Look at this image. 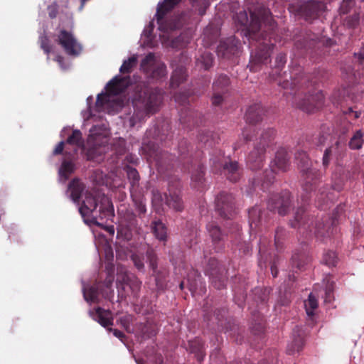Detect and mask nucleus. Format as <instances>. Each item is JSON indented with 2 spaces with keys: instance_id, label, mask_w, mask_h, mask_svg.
I'll return each mask as SVG.
<instances>
[{
  "instance_id": "1",
  "label": "nucleus",
  "mask_w": 364,
  "mask_h": 364,
  "mask_svg": "<svg viewBox=\"0 0 364 364\" xmlns=\"http://www.w3.org/2000/svg\"><path fill=\"white\" fill-rule=\"evenodd\" d=\"M297 166L300 170L302 179L301 196L302 204L295 213L294 218L290 221L293 228H297L300 232H314L318 238L329 237L333 235L335 220L326 217L314 223L313 216L306 213L304 205L309 203L311 194L316 192L321 182V173L319 170L311 167V161L305 151L298 150L295 154Z\"/></svg>"
},
{
  "instance_id": "2",
  "label": "nucleus",
  "mask_w": 364,
  "mask_h": 364,
  "mask_svg": "<svg viewBox=\"0 0 364 364\" xmlns=\"http://www.w3.org/2000/svg\"><path fill=\"white\" fill-rule=\"evenodd\" d=\"M250 23L245 31L255 50L251 55V63L255 65L269 62L270 54L274 48L276 22L273 20L268 8L259 6L250 10Z\"/></svg>"
},
{
  "instance_id": "3",
  "label": "nucleus",
  "mask_w": 364,
  "mask_h": 364,
  "mask_svg": "<svg viewBox=\"0 0 364 364\" xmlns=\"http://www.w3.org/2000/svg\"><path fill=\"white\" fill-rule=\"evenodd\" d=\"M163 100V91L159 87H146L140 90L134 99V112L130 119L132 126L144 121L150 114L156 113Z\"/></svg>"
},
{
  "instance_id": "4",
  "label": "nucleus",
  "mask_w": 364,
  "mask_h": 364,
  "mask_svg": "<svg viewBox=\"0 0 364 364\" xmlns=\"http://www.w3.org/2000/svg\"><path fill=\"white\" fill-rule=\"evenodd\" d=\"M79 213L84 218L92 216L95 220H103L114 216V208L111 200L104 193L87 191ZM95 223L99 225L97 221Z\"/></svg>"
},
{
  "instance_id": "5",
  "label": "nucleus",
  "mask_w": 364,
  "mask_h": 364,
  "mask_svg": "<svg viewBox=\"0 0 364 364\" xmlns=\"http://www.w3.org/2000/svg\"><path fill=\"white\" fill-rule=\"evenodd\" d=\"M289 155L284 148H280L277 150L274 159L271 162L269 170H266L264 173V178L260 181L254 178L252 186L256 188L260 186V188L265 191L274 183L275 173L277 171H287L289 167Z\"/></svg>"
},
{
  "instance_id": "6",
  "label": "nucleus",
  "mask_w": 364,
  "mask_h": 364,
  "mask_svg": "<svg viewBox=\"0 0 364 364\" xmlns=\"http://www.w3.org/2000/svg\"><path fill=\"white\" fill-rule=\"evenodd\" d=\"M145 258L149 268L152 271V276L155 277L156 285L159 286L164 277L161 272L158 269L159 258L155 250L153 247L148 246L144 252L139 250L133 252L130 256V259L134 267L138 269V271L141 272H144L145 271Z\"/></svg>"
},
{
  "instance_id": "7",
  "label": "nucleus",
  "mask_w": 364,
  "mask_h": 364,
  "mask_svg": "<svg viewBox=\"0 0 364 364\" xmlns=\"http://www.w3.org/2000/svg\"><path fill=\"white\" fill-rule=\"evenodd\" d=\"M141 70L151 82H159L166 77V65L157 60L154 53H149L141 61Z\"/></svg>"
},
{
  "instance_id": "8",
  "label": "nucleus",
  "mask_w": 364,
  "mask_h": 364,
  "mask_svg": "<svg viewBox=\"0 0 364 364\" xmlns=\"http://www.w3.org/2000/svg\"><path fill=\"white\" fill-rule=\"evenodd\" d=\"M324 71L323 70H318L316 75H315L313 77H310V76L299 75L297 76V73L294 74V77L291 76V81L288 80H284L281 81L280 80L278 82L279 86L283 87L284 89H290V90H296L294 95L296 101L297 100V97L299 96L300 92L304 86L307 87L311 86H314L319 81H321L324 78Z\"/></svg>"
},
{
  "instance_id": "9",
  "label": "nucleus",
  "mask_w": 364,
  "mask_h": 364,
  "mask_svg": "<svg viewBox=\"0 0 364 364\" xmlns=\"http://www.w3.org/2000/svg\"><path fill=\"white\" fill-rule=\"evenodd\" d=\"M233 230L229 233L224 232L215 222H210L206 225V230L211 238L215 252H220L225 248V242L228 238L237 239L240 235V228L237 224H232Z\"/></svg>"
},
{
  "instance_id": "10",
  "label": "nucleus",
  "mask_w": 364,
  "mask_h": 364,
  "mask_svg": "<svg viewBox=\"0 0 364 364\" xmlns=\"http://www.w3.org/2000/svg\"><path fill=\"white\" fill-rule=\"evenodd\" d=\"M291 196L289 191H283L280 193L272 195L267 202L269 211L284 216L289 213L292 208Z\"/></svg>"
},
{
  "instance_id": "11",
  "label": "nucleus",
  "mask_w": 364,
  "mask_h": 364,
  "mask_svg": "<svg viewBox=\"0 0 364 364\" xmlns=\"http://www.w3.org/2000/svg\"><path fill=\"white\" fill-rule=\"evenodd\" d=\"M264 109L261 104L255 103L250 105L245 114L246 122L249 124H255L260 122L264 115ZM255 127L249 125L242 131V136L246 142L252 140L255 134Z\"/></svg>"
},
{
  "instance_id": "12",
  "label": "nucleus",
  "mask_w": 364,
  "mask_h": 364,
  "mask_svg": "<svg viewBox=\"0 0 364 364\" xmlns=\"http://www.w3.org/2000/svg\"><path fill=\"white\" fill-rule=\"evenodd\" d=\"M107 143V133L99 132L97 126L92 127L87 138V144L89 146L87 151V159H93L95 156L102 154L103 152L102 148L105 146Z\"/></svg>"
},
{
  "instance_id": "13",
  "label": "nucleus",
  "mask_w": 364,
  "mask_h": 364,
  "mask_svg": "<svg viewBox=\"0 0 364 364\" xmlns=\"http://www.w3.org/2000/svg\"><path fill=\"white\" fill-rule=\"evenodd\" d=\"M212 166L215 171H221L231 182L238 181L242 176V168L235 161L224 159H211Z\"/></svg>"
},
{
  "instance_id": "14",
  "label": "nucleus",
  "mask_w": 364,
  "mask_h": 364,
  "mask_svg": "<svg viewBox=\"0 0 364 364\" xmlns=\"http://www.w3.org/2000/svg\"><path fill=\"white\" fill-rule=\"evenodd\" d=\"M205 273L209 276L212 285L217 289L225 287L227 271L225 267L219 265L215 258H210L208 260Z\"/></svg>"
},
{
  "instance_id": "15",
  "label": "nucleus",
  "mask_w": 364,
  "mask_h": 364,
  "mask_svg": "<svg viewBox=\"0 0 364 364\" xmlns=\"http://www.w3.org/2000/svg\"><path fill=\"white\" fill-rule=\"evenodd\" d=\"M215 209L224 219H232L236 214L235 198L230 193L221 192L215 199Z\"/></svg>"
},
{
  "instance_id": "16",
  "label": "nucleus",
  "mask_w": 364,
  "mask_h": 364,
  "mask_svg": "<svg viewBox=\"0 0 364 364\" xmlns=\"http://www.w3.org/2000/svg\"><path fill=\"white\" fill-rule=\"evenodd\" d=\"M57 42L69 55H78L82 50L81 44L77 41L73 33L65 29L60 30Z\"/></svg>"
},
{
  "instance_id": "17",
  "label": "nucleus",
  "mask_w": 364,
  "mask_h": 364,
  "mask_svg": "<svg viewBox=\"0 0 364 364\" xmlns=\"http://www.w3.org/2000/svg\"><path fill=\"white\" fill-rule=\"evenodd\" d=\"M323 102L324 95L321 91H317L315 93H311V91H309V95H305L302 99L296 102L299 109L308 113L314 112L320 109Z\"/></svg>"
},
{
  "instance_id": "18",
  "label": "nucleus",
  "mask_w": 364,
  "mask_h": 364,
  "mask_svg": "<svg viewBox=\"0 0 364 364\" xmlns=\"http://www.w3.org/2000/svg\"><path fill=\"white\" fill-rule=\"evenodd\" d=\"M117 283L119 291H124V295L128 294V293L126 292V288L129 287L133 296H138L141 289V282L134 274L126 272L118 276Z\"/></svg>"
},
{
  "instance_id": "19",
  "label": "nucleus",
  "mask_w": 364,
  "mask_h": 364,
  "mask_svg": "<svg viewBox=\"0 0 364 364\" xmlns=\"http://www.w3.org/2000/svg\"><path fill=\"white\" fill-rule=\"evenodd\" d=\"M241 43L239 39L235 36H230L220 41L218 48L217 54L219 58L230 59L236 55L240 49Z\"/></svg>"
},
{
  "instance_id": "20",
  "label": "nucleus",
  "mask_w": 364,
  "mask_h": 364,
  "mask_svg": "<svg viewBox=\"0 0 364 364\" xmlns=\"http://www.w3.org/2000/svg\"><path fill=\"white\" fill-rule=\"evenodd\" d=\"M326 9V6L323 1H309L299 6L298 14L305 20L309 21L318 18Z\"/></svg>"
},
{
  "instance_id": "21",
  "label": "nucleus",
  "mask_w": 364,
  "mask_h": 364,
  "mask_svg": "<svg viewBox=\"0 0 364 364\" xmlns=\"http://www.w3.org/2000/svg\"><path fill=\"white\" fill-rule=\"evenodd\" d=\"M230 79L226 75H220L213 83V97L211 99L213 106H220L223 102V95L228 90Z\"/></svg>"
},
{
  "instance_id": "22",
  "label": "nucleus",
  "mask_w": 364,
  "mask_h": 364,
  "mask_svg": "<svg viewBox=\"0 0 364 364\" xmlns=\"http://www.w3.org/2000/svg\"><path fill=\"white\" fill-rule=\"evenodd\" d=\"M179 183H177L176 186L169 183L168 185V195L165 194L166 205L170 208H172L176 212H181L184 209L183 201L179 194Z\"/></svg>"
},
{
  "instance_id": "23",
  "label": "nucleus",
  "mask_w": 364,
  "mask_h": 364,
  "mask_svg": "<svg viewBox=\"0 0 364 364\" xmlns=\"http://www.w3.org/2000/svg\"><path fill=\"white\" fill-rule=\"evenodd\" d=\"M248 214L250 226L252 230H256L267 223L268 213L265 210H262L259 205L252 207L249 210Z\"/></svg>"
},
{
  "instance_id": "24",
  "label": "nucleus",
  "mask_w": 364,
  "mask_h": 364,
  "mask_svg": "<svg viewBox=\"0 0 364 364\" xmlns=\"http://www.w3.org/2000/svg\"><path fill=\"white\" fill-rule=\"evenodd\" d=\"M265 153L266 149L264 148H261L259 145H255L247 158L248 167L253 171L260 169L264 165Z\"/></svg>"
},
{
  "instance_id": "25",
  "label": "nucleus",
  "mask_w": 364,
  "mask_h": 364,
  "mask_svg": "<svg viewBox=\"0 0 364 364\" xmlns=\"http://www.w3.org/2000/svg\"><path fill=\"white\" fill-rule=\"evenodd\" d=\"M130 84L129 76H115L107 84L106 89L109 95H117L125 91Z\"/></svg>"
},
{
  "instance_id": "26",
  "label": "nucleus",
  "mask_w": 364,
  "mask_h": 364,
  "mask_svg": "<svg viewBox=\"0 0 364 364\" xmlns=\"http://www.w3.org/2000/svg\"><path fill=\"white\" fill-rule=\"evenodd\" d=\"M181 0H164L162 3L159 4L156 11V20L159 28L161 31H167L168 28L163 25L164 16L171 11Z\"/></svg>"
},
{
  "instance_id": "27",
  "label": "nucleus",
  "mask_w": 364,
  "mask_h": 364,
  "mask_svg": "<svg viewBox=\"0 0 364 364\" xmlns=\"http://www.w3.org/2000/svg\"><path fill=\"white\" fill-rule=\"evenodd\" d=\"M305 331L298 326H296L292 332V342L288 345L287 350L289 354L301 350L304 345Z\"/></svg>"
},
{
  "instance_id": "28",
  "label": "nucleus",
  "mask_w": 364,
  "mask_h": 364,
  "mask_svg": "<svg viewBox=\"0 0 364 364\" xmlns=\"http://www.w3.org/2000/svg\"><path fill=\"white\" fill-rule=\"evenodd\" d=\"M90 314L92 318L97 321L103 327L106 328L113 325L112 313L109 310L97 307L93 311H90Z\"/></svg>"
},
{
  "instance_id": "29",
  "label": "nucleus",
  "mask_w": 364,
  "mask_h": 364,
  "mask_svg": "<svg viewBox=\"0 0 364 364\" xmlns=\"http://www.w3.org/2000/svg\"><path fill=\"white\" fill-rule=\"evenodd\" d=\"M134 332L141 340H146L154 337L157 333V329L155 324L146 321L137 323Z\"/></svg>"
},
{
  "instance_id": "30",
  "label": "nucleus",
  "mask_w": 364,
  "mask_h": 364,
  "mask_svg": "<svg viewBox=\"0 0 364 364\" xmlns=\"http://www.w3.org/2000/svg\"><path fill=\"white\" fill-rule=\"evenodd\" d=\"M276 135V131L273 128L263 129L259 134V139L255 145H259L261 148H267L274 144V141Z\"/></svg>"
},
{
  "instance_id": "31",
  "label": "nucleus",
  "mask_w": 364,
  "mask_h": 364,
  "mask_svg": "<svg viewBox=\"0 0 364 364\" xmlns=\"http://www.w3.org/2000/svg\"><path fill=\"white\" fill-rule=\"evenodd\" d=\"M85 189V184L78 178H74L69 183L68 191L70 192V197L73 203L77 205H80V200Z\"/></svg>"
},
{
  "instance_id": "32",
  "label": "nucleus",
  "mask_w": 364,
  "mask_h": 364,
  "mask_svg": "<svg viewBox=\"0 0 364 364\" xmlns=\"http://www.w3.org/2000/svg\"><path fill=\"white\" fill-rule=\"evenodd\" d=\"M205 167L202 164H199L197 168L191 173V186L192 188L201 190L205 186Z\"/></svg>"
},
{
  "instance_id": "33",
  "label": "nucleus",
  "mask_w": 364,
  "mask_h": 364,
  "mask_svg": "<svg viewBox=\"0 0 364 364\" xmlns=\"http://www.w3.org/2000/svg\"><path fill=\"white\" fill-rule=\"evenodd\" d=\"M151 232L160 242L165 243L168 240L167 227L161 220H154L151 224Z\"/></svg>"
},
{
  "instance_id": "34",
  "label": "nucleus",
  "mask_w": 364,
  "mask_h": 364,
  "mask_svg": "<svg viewBox=\"0 0 364 364\" xmlns=\"http://www.w3.org/2000/svg\"><path fill=\"white\" fill-rule=\"evenodd\" d=\"M187 77L186 69L183 65L177 66L172 73L170 87L173 89L178 87Z\"/></svg>"
},
{
  "instance_id": "35",
  "label": "nucleus",
  "mask_w": 364,
  "mask_h": 364,
  "mask_svg": "<svg viewBox=\"0 0 364 364\" xmlns=\"http://www.w3.org/2000/svg\"><path fill=\"white\" fill-rule=\"evenodd\" d=\"M341 142L338 140L333 144L327 147L323 152L322 157V166L324 170L327 169L333 156L338 152Z\"/></svg>"
},
{
  "instance_id": "36",
  "label": "nucleus",
  "mask_w": 364,
  "mask_h": 364,
  "mask_svg": "<svg viewBox=\"0 0 364 364\" xmlns=\"http://www.w3.org/2000/svg\"><path fill=\"white\" fill-rule=\"evenodd\" d=\"M188 346L191 353H194L198 361L201 362L205 355L202 340L196 338L193 341H190Z\"/></svg>"
},
{
  "instance_id": "37",
  "label": "nucleus",
  "mask_w": 364,
  "mask_h": 364,
  "mask_svg": "<svg viewBox=\"0 0 364 364\" xmlns=\"http://www.w3.org/2000/svg\"><path fill=\"white\" fill-rule=\"evenodd\" d=\"M124 170L127 172L128 179L131 184L130 194H132V193H135L136 192V189L138 188L139 185V180H140L139 174L136 168H132V166H130L129 165H126L124 166Z\"/></svg>"
},
{
  "instance_id": "38",
  "label": "nucleus",
  "mask_w": 364,
  "mask_h": 364,
  "mask_svg": "<svg viewBox=\"0 0 364 364\" xmlns=\"http://www.w3.org/2000/svg\"><path fill=\"white\" fill-rule=\"evenodd\" d=\"M213 63V55L209 51L203 52L200 56L196 58V66L200 69L205 70H209Z\"/></svg>"
},
{
  "instance_id": "39",
  "label": "nucleus",
  "mask_w": 364,
  "mask_h": 364,
  "mask_svg": "<svg viewBox=\"0 0 364 364\" xmlns=\"http://www.w3.org/2000/svg\"><path fill=\"white\" fill-rule=\"evenodd\" d=\"M265 328V321L263 316L259 312H254L252 314V321L251 329L254 334L261 335L264 333Z\"/></svg>"
},
{
  "instance_id": "40",
  "label": "nucleus",
  "mask_w": 364,
  "mask_h": 364,
  "mask_svg": "<svg viewBox=\"0 0 364 364\" xmlns=\"http://www.w3.org/2000/svg\"><path fill=\"white\" fill-rule=\"evenodd\" d=\"M131 198L134 204V208L137 212L138 217L140 218H144L147 211L145 200L142 197L138 196L136 193L132 192Z\"/></svg>"
},
{
  "instance_id": "41",
  "label": "nucleus",
  "mask_w": 364,
  "mask_h": 364,
  "mask_svg": "<svg viewBox=\"0 0 364 364\" xmlns=\"http://www.w3.org/2000/svg\"><path fill=\"white\" fill-rule=\"evenodd\" d=\"M310 261L311 259L306 253H295L291 257V265L293 268L301 270Z\"/></svg>"
},
{
  "instance_id": "42",
  "label": "nucleus",
  "mask_w": 364,
  "mask_h": 364,
  "mask_svg": "<svg viewBox=\"0 0 364 364\" xmlns=\"http://www.w3.org/2000/svg\"><path fill=\"white\" fill-rule=\"evenodd\" d=\"M360 13L355 12L353 14L348 15L343 18L342 23L343 26L347 28L350 30H354L357 28L360 25Z\"/></svg>"
},
{
  "instance_id": "43",
  "label": "nucleus",
  "mask_w": 364,
  "mask_h": 364,
  "mask_svg": "<svg viewBox=\"0 0 364 364\" xmlns=\"http://www.w3.org/2000/svg\"><path fill=\"white\" fill-rule=\"evenodd\" d=\"M364 144L363 133L362 130H357L348 142V146L352 150H360Z\"/></svg>"
},
{
  "instance_id": "44",
  "label": "nucleus",
  "mask_w": 364,
  "mask_h": 364,
  "mask_svg": "<svg viewBox=\"0 0 364 364\" xmlns=\"http://www.w3.org/2000/svg\"><path fill=\"white\" fill-rule=\"evenodd\" d=\"M269 291L267 288L255 287L252 290V297L255 301L258 304L265 303L269 297Z\"/></svg>"
},
{
  "instance_id": "45",
  "label": "nucleus",
  "mask_w": 364,
  "mask_h": 364,
  "mask_svg": "<svg viewBox=\"0 0 364 364\" xmlns=\"http://www.w3.org/2000/svg\"><path fill=\"white\" fill-rule=\"evenodd\" d=\"M83 296L86 301L87 302H98V288L96 286H90L87 287H84L82 289Z\"/></svg>"
},
{
  "instance_id": "46",
  "label": "nucleus",
  "mask_w": 364,
  "mask_h": 364,
  "mask_svg": "<svg viewBox=\"0 0 364 364\" xmlns=\"http://www.w3.org/2000/svg\"><path fill=\"white\" fill-rule=\"evenodd\" d=\"M151 203L154 209L156 211H159L161 208H162L163 205L164 203L166 204L165 194L163 195L158 190H153Z\"/></svg>"
},
{
  "instance_id": "47",
  "label": "nucleus",
  "mask_w": 364,
  "mask_h": 364,
  "mask_svg": "<svg viewBox=\"0 0 364 364\" xmlns=\"http://www.w3.org/2000/svg\"><path fill=\"white\" fill-rule=\"evenodd\" d=\"M286 235L287 232L284 228L278 227L276 229L274 235V245L278 252H281L283 249V243Z\"/></svg>"
},
{
  "instance_id": "48",
  "label": "nucleus",
  "mask_w": 364,
  "mask_h": 364,
  "mask_svg": "<svg viewBox=\"0 0 364 364\" xmlns=\"http://www.w3.org/2000/svg\"><path fill=\"white\" fill-rule=\"evenodd\" d=\"M66 144L76 146L77 148L83 146L84 141L82 137V133L80 130L75 129L66 140Z\"/></svg>"
},
{
  "instance_id": "49",
  "label": "nucleus",
  "mask_w": 364,
  "mask_h": 364,
  "mask_svg": "<svg viewBox=\"0 0 364 364\" xmlns=\"http://www.w3.org/2000/svg\"><path fill=\"white\" fill-rule=\"evenodd\" d=\"M193 8L198 12V14L203 16L206 9L210 4V0H191Z\"/></svg>"
},
{
  "instance_id": "50",
  "label": "nucleus",
  "mask_w": 364,
  "mask_h": 364,
  "mask_svg": "<svg viewBox=\"0 0 364 364\" xmlns=\"http://www.w3.org/2000/svg\"><path fill=\"white\" fill-rule=\"evenodd\" d=\"M75 165L71 161L65 160L63 161L59 169L60 176L67 179L68 176L74 171Z\"/></svg>"
},
{
  "instance_id": "51",
  "label": "nucleus",
  "mask_w": 364,
  "mask_h": 364,
  "mask_svg": "<svg viewBox=\"0 0 364 364\" xmlns=\"http://www.w3.org/2000/svg\"><path fill=\"white\" fill-rule=\"evenodd\" d=\"M305 309L309 316L314 315V310L318 307V301L316 297L311 293L309 298L304 302Z\"/></svg>"
},
{
  "instance_id": "52",
  "label": "nucleus",
  "mask_w": 364,
  "mask_h": 364,
  "mask_svg": "<svg viewBox=\"0 0 364 364\" xmlns=\"http://www.w3.org/2000/svg\"><path fill=\"white\" fill-rule=\"evenodd\" d=\"M134 321V316L132 314H126L119 318V323L121 326L125 329L127 333H134L135 328H132V324Z\"/></svg>"
},
{
  "instance_id": "53",
  "label": "nucleus",
  "mask_w": 364,
  "mask_h": 364,
  "mask_svg": "<svg viewBox=\"0 0 364 364\" xmlns=\"http://www.w3.org/2000/svg\"><path fill=\"white\" fill-rule=\"evenodd\" d=\"M137 62V58L136 55H132L128 58V60H124L122 65L120 67L119 71L122 74H129L132 72L133 68L136 65Z\"/></svg>"
},
{
  "instance_id": "54",
  "label": "nucleus",
  "mask_w": 364,
  "mask_h": 364,
  "mask_svg": "<svg viewBox=\"0 0 364 364\" xmlns=\"http://www.w3.org/2000/svg\"><path fill=\"white\" fill-rule=\"evenodd\" d=\"M323 263L328 267H334L338 262V257L333 251H326L323 256Z\"/></svg>"
},
{
  "instance_id": "55",
  "label": "nucleus",
  "mask_w": 364,
  "mask_h": 364,
  "mask_svg": "<svg viewBox=\"0 0 364 364\" xmlns=\"http://www.w3.org/2000/svg\"><path fill=\"white\" fill-rule=\"evenodd\" d=\"M320 45V42L317 41L315 39H311L306 42H305L303 45L302 43L299 41L296 43V46L298 48H304L306 52H309L310 50H313L315 48H318Z\"/></svg>"
},
{
  "instance_id": "56",
  "label": "nucleus",
  "mask_w": 364,
  "mask_h": 364,
  "mask_svg": "<svg viewBox=\"0 0 364 364\" xmlns=\"http://www.w3.org/2000/svg\"><path fill=\"white\" fill-rule=\"evenodd\" d=\"M287 63V55L284 53H279L275 59V68L274 69L276 74H279V72L284 66Z\"/></svg>"
},
{
  "instance_id": "57",
  "label": "nucleus",
  "mask_w": 364,
  "mask_h": 364,
  "mask_svg": "<svg viewBox=\"0 0 364 364\" xmlns=\"http://www.w3.org/2000/svg\"><path fill=\"white\" fill-rule=\"evenodd\" d=\"M355 63L360 65H364V43L361 44V46L358 52L353 54Z\"/></svg>"
},
{
  "instance_id": "58",
  "label": "nucleus",
  "mask_w": 364,
  "mask_h": 364,
  "mask_svg": "<svg viewBox=\"0 0 364 364\" xmlns=\"http://www.w3.org/2000/svg\"><path fill=\"white\" fill-rule=\"evenodd\" d=\"M178 151L180 153V159H186V154L188 152V143L186 141L183 140L178 144Z\"/></svg>"
},
{
  "instance_id": "59",
  "label": "nucleus",
  "mask_w": 364,
  "mask_h": 364,
  "mask_svg": "<svg viewBox=\"0 0 364 364\" xmlns=\"http://www.w3.org/2000/svg\"><path fill=\"white\" fill-rule=\"evenodd\" d=\"M109 101V95L107 94H99L96 100V105L97 107L105 106Z\"/></svg>"
},
{
  "instance_id": "60",
  "label": "nucleus",
  "mask_w": 364,
  "mask_h": 364,
  "mask_svg": "<svg viewBox=\"0 0 364 364\" xmlns=\"http://www.w3.org/2000/svg\"><path fill=\"white\" fill-rule=\"evenodd\" d=\"M48 16L50 18H56L58 13V6L56 3H53L48 6Z\"/></svg>"
},
{
  "instance_id": "61",
  "label": "nucleus",
  "mask_w": 364,
  "mask_h": 364,
  "mask_svg": "<svg viewBox=\"0 0 364 364\" xmlns=\"http://www.w3.org/2000/svg\"><path fill=\"white\" fill-rule=\"evenodd\" d=\"M142 149L151 156L156 151V146L153 142L143 143Z\"/></svg>"
},
{
  "instance_id": "62",
  "label": "nucleus",
  "mask_w": 364,
  "mask_h": 364,
  "mask_svg": "<svg viewBox=\"0 0 364 364\" xmlns=\"http://www.w3.org/2000/svg\"><path fill=\"white\" fill-rule=\"evenodd\" d=\"M41 47L47 55H48L50 52L51 47L49 44L48 39L46 37H43L41 38Z\"/></svg>"
},
{
  "instance_id": "63",
  "label": "nucleus",
  "mask_w": 364,
  "mask_h": 364,
  "mask_svg": "<svg viewBox=\"0 0 364 364\" xmlns=\"http://www.w3.org/2000/svg\"><path fill=\"white\" fill-rule=\"evenodd\" d=\"M353 0H343L342 5L340 8V11L341 14H347L349 11L350 4Z\"/></svg>"
},
{
  "instance_id": "64",
  "label": "nucleus",
  "mask_w": 364,
  "mask_h": 364,
  "mask_svg": "<svg viewBox=\"0 0 364 364\" xmlns=\"http://www.w3.org/2000/svg\"><path fill=\"white\" fill-rule=\"evenodd\" d=\"M65 143H66V141L65 142L63 141H60L55 147V149L53 151V154L56 156V155H60V154H63Z\"/></svg>"
}]
</instances>
